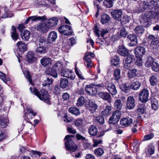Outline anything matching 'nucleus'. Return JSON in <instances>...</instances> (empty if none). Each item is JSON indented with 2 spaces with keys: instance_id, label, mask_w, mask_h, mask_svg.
I'll list each match as a JSON object with an SVG mask.
<instances>
[{
  "instance_id": "39",
  "label": "nucleus",
  "mask_w": 159,
  "mask_h": 159,
  "mask_svg": "<svg viewBox=\"0 0 159 159\" xmlns=\"http://www.w3.org/2000/svg\"><path fill=\"white\" fill-rule=\"evenodd\" d=\"M141 83L138 81L134 82L131 84L130 87L131 89L135 90H137L139 89L141 86Z\"/></svg>"
},
{
  "instance_id": "25",
  "label": "nucleus",
  "mask_w": 159,
  "mask_h": 159,
  "mask_svg": "<svg viewBox=\"0 0 159 159\" xmlns=\"http://www.w3.org/2000/svg\"><path fill=\"white\" fill-rule=\"evenodd\" d=\"M57 34L55 31H51L48 34V41L49 43L54 42L57 39Z\"/></svg>"
},
{
  "instance_id": "30",
  "label": "nucleus",
  "mask_w": 159,
  "mask_h": 159,
  "mask_svg": "<svg viewBox=\"0 0 159 159\" xmlns=\"http://www.w3.org/2000/svg\"><path fill=\"white\" fill-rule=\"evenodd\" d=\"M98 131L97 128L94 125H91L89 129V133L91 136H94L96 135Z\"/></svg>"
},
{
  "instance_id": "57",
  "label": "nucleus",
  "mask_w": 159,
  "mask_h": 159,
  "mask_svg": "<svg viewBox=\"0 0 159 159\" xmlns=\"http://www.w3.org/2000/svg\"><path fill=\"white\" fill-rule=\"evenodd\" d=\"M83 123V120L81 118H78L77 119L75 123V125L76 127L81 126Z\"/></svg>"
},
{
  "instance_id": "3",
  "label": "nucleus",
  "mask_w": 159,
  "mask_h": 159,
  "mask_svg": "<svg viewBox=\"0 0 159 159\" xmlns=\"http://www.w3.org/2000/svg\"><path fill=\"white\" fill-rule=\"evenodd\" d=\"M73 135H67L65 137L66 140L65 143V146L66 149L68 150L74 152L77 149V146L76 145L71 138L73 137Z\"/></svg>"
},
{
  "instance_id": "24",
  "label": "nucleus",
  "mask_w": 159,
  "mask_h": 159,
  "mask_svg": "<svg viewBox=\"0 0 159 159\" xmlns=\"http://www.w3.org/2000/svg\"><path fill=\"white\" fill-rule=\"evenodd\" d=\"M30 32L27 30H24L21 33V37L23 40L28 41L30 38Z\"/></svg>"
},
{
  "instance_id": "19",
  "label": "nucleus",
  "mask_w": 159,
  "mask_h": 159,
  "mask_svg": "<svg viewBox=\"0 0 159 159\" xmlns=\"http://www.w3.org/2000/svg\"><path fill=\"white\" fill-rule=\"evenodd\" d=\"M19 51L23 53L26 51L27 45L22 41H19L16 44Z\"/></svg>"
},
{
  "instance_id": "40",
  "label": "nucleus",
  "mask_w": 159,
  "mask_h": 159,
  "mask_svg": "<svg viewBox=\"0 0 159 159\" xmlns=\"http://www.w3.org/2000/svg\"><path fill=\"white\" fill-rule=\"evenodd\" d=\"M69 112L77 116L80 114L79 109L75 107H71L69 109Z\"/></svg>"
},
{
  "instance_id": "28",
  "label": "nucleus",
  "mask_w": 159,
  "mask_h": 159,
  "mask_svg": "<svg viewBox=\"0 0 159 159\" xmlns=\"http://www.w3.org/2000/svg\"><path fill=\"white\" fill-rule=\"evenodd\" d=\"M127 38L129 39L131 43V46L136 45L137 43V39L136 35L130 34L128 35Z\"/></svg>"
},
{
  "instance_id": "50",
  "label": "nucleus",
  "mask_w": 159,
  "mask_h": 159,
  "mask_svg": "<svg viewBox=\"0 0 159 159\" xmlns=\"http://www.w3.org/2000/svg\"><path fill=\"white\" fill-rule=\"evenodd\" d=\"M135 33L138 34H142L144 32V30L143 27L140 26H137L134 30Z\"/></svg>"
},
{
  "instance_id": "31",
  "label": "nucleus",
  "mask_w": 159,
  "mask_h": 159,
  "mask_svg": "<svg viewBox=\"0 0 159 159\" xmlns=\"http://www.w3.org/2000/svg\"><path fill=\"white\" fill-rule=\"evenodd\" d=\"M111 109L110 106H107L102 111L101 115L104 116H107L109 115L111 113Z\"/></svg>"
},
{
  "instance_id": "35",
  "label": "nucleus",
  "mask_w": 159,
  "mask_h": 159,
  "mask_svg": "<svg viewBox=\"0 0 159 159\" xmlns=\"http://www.w3.org/2000/svg\"><path fill=\"white\" fill-rule=\"evenodd\" d=\"M27 61L30 63L34 61L35 59L34 54L33 52L29 51L27 55Z\"/></svg>"
},
{
  "instance_id": "5",
  "label": "nucleus",
  "mask_w": 159,
  "mask_h": 159,
  "mask_svg": "<svg viewBox=\"0 0 159 159\" xmlns=\"http://www.w3.org/2000/svg\"><path fill=\"white\" fill-rule=\"evenodd\" d=\"M46 39L42 37L39 39V41L37 42V48L36 49V52L37 53H42L46 52Z\"/></svg>"
},
{
  "instance_id": "14",
  "label": "nucleus",
  "mask_w": 159,
  "mask_h": 159,
  "mask_svg": "<svg viewBox=\"0 0 159 159\" xmlns=\"http://www.w3.org/2000/svg\"><path fill=\"white\" fill-rule=\"evenodd\" d=\"M133 121V119L131 118L127 117L121 119L120 121V123L122 126L128 127L132 124Z\"/></svg>"
},
{
  "instance_id": "22",
  "label": "nucleus",
  "mask_w": 159,
  "mask_h": 159,
  "mask_svg": "<svg viewBox=\"0 0 159 159\" xmlns=\"http://www.w3.org/2000/svg\"><path fill=\"white\" fill-rule=\"evenodd\" d=\"M148 43L151 45H155L159 42V39L155 38L153 35H150L148 37Z\"/></svg>"
},
{
  "instance_id": "63",
  "label": "nucleus",
  "mask_w": 159,
  "mask_h": 159,
  "mask_svg": "<svg viewBox=\"0 0 159 159\" xmlns=\"http://www.w3.org/2000/svg\"><path fill=\"white\" fill-rule=\"evenodd\" d=\"M76 138L78 140H81L83 142L86 141V139L79 134H77L76 135Z\"/></svg>"
},
{
  "instance_id": "7",
  "label": "nucleus",
  "mask_w": 159,
  "mask_h": 159,
  "mask_svg": "<svg viewBox=\"0 0 159 159\" xmlns=\"http://www.w3.org/2000/svg\"><path fill=\"white\" fill-rule=\"evenodd\" d=\"M58 30L60 33L66 35H70L73 33L71 27L66 25L60 26L58 28Z\"/></svg>"
},
{
  "instance_id": "8",
  "label": "nucleus",
  "mask_w": 159,
  "mask_h": 159,
  "mask_svg": "<svg viewBox=\"0 0 159 159\" xmlns=\"http://www.w3.org/2000/svg\"><path fill=\"white\" fill-rule=\"evenodd\" d=\"M61 75L64 77L67 78L71 80H73L75 78V75L72 70L67 69L62 70L61 72Z\"/></svg>"
},
{
  "instance_id": "6",
  "label": "nucleus",
  "mask_w": 159,
  "mask_h": 159,
  "mask_svg": "<svg viewBox=\"0 0 159 159\" xmlns=\"http://www.w3.org/2000/svg\"><path fill=\"white\" fill-rule=\"evenodd\" d=\"M149 93L147 89H144L140 92L139 96V101L143 103L146 102L148 100Z\"/></svg>"
},
{
  "instance_id": "55",
  "label": "nucleus",
  "mask_w": 159,
  "mask_h": 159,
  "mask_svg": "<svg viewBox=\"0 0 159 159\" xmlns=\"http://www.w3.org/2000/svg\"><path fill=\"white\" fill-rule=\"evenodd\" d=\"M130 19L131 18L130 16H128L127 15H125L123 16L122 20H120L122 22L124 23V24H125L126 23L129 22Z\"/></svg>"
},
{
  "instance_id": "9",
  "label": "nucleus",
  "mask_w": 159,
  "mask_h": 159,
  "mask_svg": "<svg viewBox=\"0 0 159 159\" xmlns=\"http://www.w3.org/2000/svg\"><path fill=\"white\" fill-rule=\"evenodd\" d=\"M120 116V111H115L109 119V123L111 124H115L119 121Z\"/></svg>"
},
{
  "instance_id": "42",
  "label": "nucleus",
  "mask_w": 159,
  "mask_h": 159,
  "mask_svg": "<svg viewBox=\"0 0 159 159\" xmlns=\"http://www.w3.org/2000/svg\"><path fill=\"white\" fill-rule=\"evenodd\" d=\"M104 153L103 149L101 148H96L94 151V154L98 157L101 156Z\"/></svg>"
},
{
  "instance_id": "10",
  "label": "nucleus",
  "mask_w": 159,
  "mask_h": 159,
  "mask_svg": "<svg viewBox=\"0 0 159 159\" xmlns=\"http://www.w3.org/2000/svg\"><path fill=\"white\" fill-rule=\"evenodd\" d=\"M37 114L35 112H29V113H25L24 116V120L22 123V125L24 126L25 125V123H30V119H31L34 117Z\"/></svg>"
},
{
  "instance_id": "13",
  "label": "nucleus",
  "mask_w": 159,
  "mask_h": 159,
  "mask_svg": "<svg viewBox=\"0 0 159 159\" xmlns=\"http://www.w3.org/2000/svg\"><path fill=\"white\" fill-rule=\"evenodd\" d=\"M35 28L37 30L43 33L46 32L49 29L46 23L36 25L35 26Z\"/></svg>"
},
{
  "instance_id": "11",
  "label": "nucleus",
  "mask_w": 159,
  "mask_h": 159,
  "mask_svg": "<svg viewBox=\"0 0 159 159\" xmlns=\"http://www.w3.org/2000/svg\"><path fill=\"white\" fill-rule=\"evenodd\" d=\"M126 106L129 110L133 109L135 106V102L133 97L129 96L127 99Z\"/></svg>"
},
{
  "instance_id": "49",
  "label": "nucleus",
  "mask_w": 159,
  "mask_h": 159,
  "mask_svg": "<svg viewBox=\"0 0 159 159\" xmlns=\"http://www.w3.org/2000/svg\"><path fill=\"white\" fill-rule=\"evenodd\" d=\"M146 151L147 153L150 155H152L155 152V148L154 146L152 145L149 146L146 149Z\"/></svg>"
},
{
  "instance_id": "4",
  "label": "nucleus",
  "mask_w": 159,
  "mask_h": 159,
  "mask_svg": "<svg viewBox=\"0 0 159 159\" xmlns=\"http://www.w3.org/2000/svg\"><path fill=\"white\" fill-rule=\"evenodd\" d=\"M62 68V63L59 61L57 62L51 68H49L45 72L48 75H51L54 78H56L57 76V70H59L61 69Z\"/></svg>"
},
{
  "instance_id": "36",
  "label": "nucleus",
  "mask_w": 159,
  "mask_h": 159,
  "mask_svg": "<svg viewBox=\"0 0 159 159\" xmlns=\"http://www.w3.org/2000/svg\"><path fill=\"white\" fill-rule=\"evenodd\" d=\"M155 14L154 12L152 11L151 10L147 11L144 14L143 16L144 18L145 19V17H146V19L148 20L152 18L154 15Z\"/></svg>"
},
{
  "instance_id": "32",
  "label": "nucleus",
  "mask_w": 159,
  "mask_h": 159,
  "mask_svg": "<svg viewBox=\"0 0 159 159\" xmlns=\"http://www.w3.org/2000/svg\"><path fill=\"white\" fill-rule=\"evenodd\" d=\"M119 63L120 58L118 56L115 55L114 57L111 58V64L112 65L116 66H117Z\"/></svg>"
},
{
  "instance_id": "52",
  "label": "nucleus",
  "mask_w": 159,
  "mask_h": 159,
  "mask_svg": "<svg viewBox=\"0 0 159 159\" xmlns=\"http://www.w3.org/2000/svg\"><path fill=\"white\" fill-rule=\"evenodd\" d=\"M95 122H97L99 124H102L104 122V118L102 116H96L94 118Z\"/></svg>"
},
{
  "instance_id": "18",
  "label": "nucleus",
  "mask_w": 159,
  "mask_h": 159,
  "mask_svg": "<svg viewBox=\"0 0 159 159\" xmlns=\"http://www.w3.org/2000/svg\"><path fill=\"white\" fill-rule=\"evenodd\" d=\"M145 52V49L143 47H138L135 49V54L136 57H142Z\"/></svg>"
},
{
  "instance_id": "37",
  "label": "nucleus",
  "mask_w": 159,
  "mask_h": 159,
  "mask_svg": "<svg viewBox=\"0 0 159 159\" xmlns=\"http://www.w3.org/2000/svg\"><path fill=\"white\" fill-rule=\"evenodd\" d=\"M110 20L109 16L106 14H104L101 16V21L102 24H104L108 22Z\"/></svg>"
},
{
  "instance_id": "62",
  "label": "nucleus",
  "mask_w": 159,
  "mask_h": 159,
  "mask_svg": "<svg viewBox=\"0 0 159 159\" xmlns=\"http://www.w3.org/2000/svg\"><path fill=\"white\" fill-rule=\"evenodd\" d=\"M120 34V36L125 38L127 35V32L125 29L123 28L121 30Z\"/></svg>"
},
{
  "instance_id": "34",
  "label": "nucleus",
  "mask_w": 159,
  "mask_h": 159,
  "mask_svg": "<svg viewBox=\"0 0 159 159\" xmlns=\"http://www.w3.org/2000/svg\"><path fill=\"white\" fill-rule=\"evenodd\" d=\"M151 102L152 109L154 110H157L158 107V104L157 99L154 98H152Z\"/></svg>"
},
{
  "instance_id": "29",
  "label": "nucleus",
  "mask_w": 159,
  "mask_h": 159,
  "mask_svg": "<svg viewBox=\"0 0 159 159\" xmlns=\"http://www.w3.org/2000/svg\"><path fill=\"white\" fill-rule=\"evenodd\" d=\"M0 119V125L2 127L4 128L6 127L8 123L9 120L7 116H5L1 117Z\"/></svg>"
},
{
  "instance_id": "21",
  "label": "nucleus",
  "mask_w": 159,
  "mask_h": 159,
  "mask_svg": "<svg viewBox=\"0 0 159 159\" xmlns=\"http://www.w3.org/2000/svg\"><path fill=\"white\" fill-rule=\"evenodd\" d=\"M41 64L45 67L50 66L52 62V60L49 57H44L40 60Z\"/></svg>"
},
{
  "instance_id": "23",
  "label": "nucleus",
  "mask_w": 159,
  "mask_h": 159,
  "mask_svg": "<svg viewBox=\"0 0 159 159\" xmlns=\"http://www.w3.org/2000/svg\"><path fill=\"white\" fill-rule=\"evenodd\" d=\"M98 107L97 105L94 102L89 101V107H88V108L91 113H93L96 112Z\"/></svg>"
},
{
  "instance_id": "51",
  "label": "nucleus",
  "mask_w": 159,
  "mask_h": 159,
  "mask_svg": "<svg viewBox=\"0 0 159 159\" xmlns=\"http://www.w3.org/2000/svg\"><path fill=\"white\" fill-rule=\"evenodd\" d=\"M154 62V59L151 57H149L145 63V66L148 67L151 66L152 67Z\"/></svg>"
},
{
  "instance_id": "38",
  "label": "nucleus",
  "mask_w": 159,
  "mask_h": 159,
  "mask_svg": "<svg viewBox=\"0 0 159 159\" xmlns=\"http://www.w3.org/2000/svg\"><path fill=\"white\" fill-rule=\"evenodd\" d=\"M137 70L135 69L129 70L128 72V77L129 79L136 77L137 75Z\"/></svg>"
},
{
  "instance_id": "12",
  "label": "nucleus",
  "mask_w": 159,
  "mask_h": 159,
  "mask_svg": "<svg viewBox=\"0 0 159 159\" xmlns=\"http://www.w3.org/2000/svg\"><path fill=\"white\" fill-rule=\"evenodd\" d=\"M105 87L109 93L112 95H115L117 91L115 85L111 83H107L105 84Z\"/></svg>"
},
{
  "instance_id": "46",
  "label": "nucleus",
  "mask_w": 159,
  "mask_h": 159,
  "mask_svg": "<svg viewBox=\"0 0 159 159\" xmlns=\"http://www.w3.org/2000/svg\"><path fill=\"white\" fill-rule=\"evenodd\" d=\"M149 81L152 86H154L156 85L158 82L157 76L152 75L149 78Z\"/></svg>"
},
{
  "instance_id": "60",
  "label": "nucleus",
  "mask_w": 159,
  "mask_h": 159,
  "mask_svg": "<svg viewBox=\"0 0 159 159\" xmlns=\"http://www.w3.org/2000/svg\"><path fill=\"white\" fill-rule=\"evenodd\" d=\"M93 146L94 147H96L98 146V144L101 143L102 142V140L101 139H94L93 140Z\"/></svg>"
},
{
  "instance_id": "44",
  "label": "nucleus",
  "mask_w": 159,
  "mask_h": 159,
  "mask_svg": "<svg viewBox=\"0 0 159 159\" xmlns=\"http://www.w3.org/2000/svg\"><path fill=\"white\" fill-rule=\"evenodd\" d=\"M114 105L116 108L119 110H120L122 109V103L120 100L117 99L115 101Z\"/></svg>"
},
{
  "instance_id": "20",
  "label": "nucleus",
  "mask_w": 159,
  "mask_h": 159,
  "mask_svg": "<svg viewBox=\"0 0 159 159\" xmlns=\"http://www.w3.org/2000/svg\"><path fill=\"white\" fill-rule=\"evenodd\" d=\"M118 52L122 56H126L129 54L128 50L124 46H120L117 50Z\"/></svg>"
},
{
  "instance_id": "58",
  "label": "nucleus",
  "mask_w": 159,
  "mask_h": 159,
  "mask_svg": "<svg viewBox=\"0 0 159 159\" xmlns=\"http://www.w3.org/2000/svg\"><path fill=\"white\" fill-rule=\"evenodd\" d=\"M152 68L153 70L155 72H157L159 70V65L158 64L155 62L152 65Z\"/></svg>"
},
{
  "instance_id": "33",
  "label": "nucleus",
  "mask_w": 159,
  "mask_h": 159,
  "mask_svg": "<svg viewBox=\"0 0 159 159\" xmlns=\"http://www.w3.org/2000/svg\"><path fill=\"white\" fill-rule=\"evenodd\" d=\"M84 64L86 66V67L89 69L91 68L93 65V64L91 59L84 57Z\"/></svg>"
},
{
  "instance_id": "48",
  "label": "nucleus",
  "mask_w": 159,
  "mask_h": 159,
  "mask_svg": "<svg viewBox=\"0 0 159 159\" xmlns=\"http://www.w3.org/2000/svg\"><path fill=\"white\" fill-rule=\"evenodd\" d=\"M23 73L25 77L28 79V81L30 82V83L33 85V84L31 79V77L30 74L28 70H25L23 71Z\"/></svg>"
},
{
  "instance_id": "54",
  "label": "nucleus",
  "mask_w": 159,
  "mask_h": 159,
  "mask_svg": "<svg viewBox=\"0 0 159 159\" xmlns=\"http://www.w3.org/2000/svg\"><path fill=\"white\" fill-rule=\"evenodd\" d=\"M34 2L35 5L36 7L43 6L45 4V3L43 0H34Z\"/></svg>"
},
{
  "instance_id": "17",
  "label": "nucleus",
  "mask_w": 159,
  "mask_h": 159,
  "mask_svg": "<svg viewBox=\"0 0 159 159\" xmlns=\"http://www.w3.org/2000/svg\"><path fill=\"white\" fill-rule=\"evenodd\" d=\"M111 14L114 19L119 20H121L122 12L121 10H115L112 11Z\"/></svg>"
},
{
  "instance_id": "16",
  "label": "nucleus",
  "mask_w": 159,
  "mask_h": 159,
  "mask_svg": "<svg viewBox=\"0 0 159 159\" xmlns=\"http://www.w3.org/2000/svg\"><path fill=\"white\" fill-rule=\"evenodd\" d=\"M45 19L44 16H34L29 17L26 20L25 23L27 24L30 21H40Z\"/></svg>"
},
{
  "instance_id": "64",
  "label": "nucleus",
  "mask_w": 159,
  "mask_h": 159,
  "mask_svg": "<svg viewBox=\"0 0 159 159\" xmlns=\"http://www.w3.org/2000/svg\"><path fill=\"white\" fill-rule=\"evenodd\" d=\"M137 58L136 60L135 63L136 65L138 66H141L142 64V60L141 57H136Z\"/></svg>"
},
{
  "instance_id": "1",
  "label": "nucleus",
  "mask_w": 159,
  "mask_h": 159,
  "mask_svg": "<svg viewBox=\"0 0 159 159\" xmlns=\"http://www.w3.org/2000/svg\"><path fill=\"white\" fill-rule=\"evenodd\" d=\"M30 90L31 93L38 97L41 100L43 101H47L48 104H50V102L48 101L49 96L48 91L44 89H42L39 91H38L35 88H32L30 87Z\"/></svg>"
},
{
  "instance_id": "45",
  "label": "nucleus",
  "mask_w": 159,
  "mask_h": 159,
  "mask_svg": "<svg viewBox=\"0 0 159 159\" xmlns=\"http://www.w3.org/2000/svg\"><path fill=\"white\" fill-rule=\"evenodd\" d=\"M114 0H104L103 2L104 6L107 8H111L113 6V2Z\"/></svg>"
},
{
  "instance_id": "61",
  "label": "nucleus",
  "mask_w": 159,
  "mask_h": 159,
  "mask_svg": "<svg viewBox=\"0 0 159 159\" xmlns=\"http://www.w3.org/2000/svg\"><path fill=\"white\" fill-rule=\"evenodd\" d=\"M152 7L149 4V3L148 2L145 1H144L143 2V8L144 9H151Z\"/></svg>"
},
{
  "instance_id": "47",
  "label": "nucleus",
  "mask_w": 159,
  "mask_h": 159,
  "mask_svg": "<svg viewBox=\"0 0 159 159\" xmlns=\"http://www.w3.org/2000/svg\"><path fill=\"white\" fill-rule=\"evenodd\" d=\"M68 84V81L66 79H61L60 85L61 88H65L67 86Z\"/></svg>"
},
{
  "instance_id": "15",
  "label": "nucleus",
  "mask_w": 159,
  "mask_h": 159,
  "mask_svg": "<svg viewBox=\"0 0 159 159\" xmlns=\"http://www.w3.org/2000/svg\"><path fill=\"white\" fill-rule=\"evenodd\" d=\"M58 23V19L56 17H53L48 19L46 22L49 29L53 26L57 25Z\"/></svg>"
},
{
  "instance_id": "27",
  "label": "nucleus",
  "mask_w": 159,
  "mask_h": 159,
  "mask_svg": "<svg viewBox=\"0 0 159 159\" xmlns=\"http://www.w3.org/2000/svg\"><path fill=\"white\" fill-rule=\"evenodd\" d=\"M132 61V57L129 56H128L124 62V66L127 69H129L131 66V63Z\"/></svg>"
},
{
  "instance_id": "26",
  "label": "nucleus",
  "mask_w": 159,
  "mask_h": 159,
  "mask_svg": "<svg viewBox=\"0 0 159 159\" xmlns=\"http://www.w3.org/2000/svg\"><path fill=\"white\" fill-rule=\"evenodd\" d=\"M98 95L100 98L106 101L110 100L111 98V95L107 92H100Z\"/></svg>"
},
{
  "instance_id": "53",
  "label": "nucleus",
  "mask_w": 159,
  "mask_h": 159,
  "mask_svg": "<svg viewBox=\"0 0 159 159\" xmlns=\"http://www.w3.org/2000/svg\"><path fill=\"white\" fill-rule=\"evenodd\" d=\"M52 82L53 81L51 79H50L48 78L47 80L43 82V86L49 87L50 85L52 84Z\"/></svg>"
},
{
  "instance_id": "56",
  "label": "nucleus",
  "mask_w": 159,
  "mask_h": 159,
  "mask_svg": "<svg viewBox=\"0 0 159 159\" xmlns=\"http://www.w3.org/2000/svg\"><path fill=\"white\" fill-rule=\"evenodd\" d=\"M150 4L151 6H152V7L151 8V9H152L153 8H154L155 9L157 7L159 8V6H158V4H159V1L158 2H156L154 1H151L150 2Z\"/></svg>"
},
{
  "instance_id": "43",
  "label": "nucleus",
  "mask_w": 159,
  "mask_h": 159,
  "mask_svg": "<svg viewBox=\"0 0 159 159\" xmlns=\"http://www.w3.org/2000/svg\"><path fill=\"white\" fill-rule=\"evenodd\" d=\"M85 102V100L84 97L83 96H81L79 97L78 99L76 104L78 107L82 106L84 104Z\"/></svg>"
},
{
  "instance_id": "2",
  "label": "nucleus",
  "mask_w": 159,
  "mask_h": 159,
  "mask_svg": "<svg viewBox=\"0 0 159 159\" xmlns=\"http://www.w3.org/2000/svg\"><path fill=\"white\" fill-rule=\"evenodd\" d=\"M104 86V84H90L85 87V90L89 94L93 96L97 94L98 89L103 88Z\"/></svg>"
},
{
  "instance_id": "41",
  "label": "nucleus",
  "mask_w": 159,
  "mask_h": 159,
  "mask_svg": "<svg viewBox=\"0 0 159 159\" xmlns=\"http://www.w3.org/2000/svg\"><path fill=\"white\" fill-rule=\"evenodd\" d=\"M113 76L114 79L116 81L120 79V69H117L114 71Z\"/></svg>"
},
{
  "instance_id": "59",
  "label": "nucleus",
  "mask_w": 159,
  "mask_h": 159,
  "mask_svg": "<svg viewBox=\"0 0 159 159\" xmlns=\"http://www.w3.org/2000/svg\"><path fill=\"white\" fill-rule=\"evenodd\" d=\"M154 136V134L151 133L145 135L143 138V140L144 141H147L152 139Z\"/></svg>"
}]
</instances>
